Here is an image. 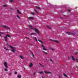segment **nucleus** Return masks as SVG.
Wrapping results in <instances>:
<instances>
[{
  "mask_svg": "<svg viewBox=\"0 0 78 78\" xmlns=\"http://www.w3.org/2000/svg\"><path fill=\"white\" fill-rule=\"evenodd\" d=\"M67 33L68 34H73V35H74L75 34L74 33H70V32H67Z\"/></svg>",
  "mask_w": 78,
  "mask_h": 78,
  "instance_id": "1a4fd4ad",
  "label": "nucleus"
},
{
  "mask_svg": "<svg viewBox=\"0 0 78 78\" xmlns=\"http://www.w3.org/2000/svg\"><path fill=\"white\" fill-rule=\"evenodd\" d=\"M4 49H5V50H9V49L6 48V47H4Z\"/></svg>",
  "mask_w": 78,
  "mask_h": 78,
  "instance_id": "f3484780",
  "label": "nucleus"
},
{
  "mask_svg": "<svg viewBox=\"0 0 78 78\" xmlns=\"http://www.w3.org/2000/svg\"><path fill=\"white\" fill-rule=\"evenodd\" d=\"M31 14H32V15H34V12H32Z\"/></svg>",
  "mask_w": 78,
  "mask_h": 78,
  "instance_id": "c9c22d12",
  "label": "nucleus"
},
{
  "mask_svg": "<svg viewBox=\"0 0 78 78\" xmlns=\"http://www.w3.org/2000/svg\"><path fill=\"white\" fill-rule=\"evenodd\" d=\"M2 27H4V28H6V29H9V30H10V28L9 27L5 25H3L2 26Z\"/></svg>",
  "mask_w": 78,
  "mask_h": 78,
  "instance_id": "7ed1b4c3",
  "label": "nucleus"
},
{
  "mask_svg": "<svg viewBox=\"0 0 78 78\" xmlns=\"http://www.w3.org/2000/svg\"><path fill=\"white\" fill-rule=\"evenodd\" d=\"M4 64L6 68H8V66H7V65H8V64L7 63H6V62H5L4 63Z\"/></svg>",
  "mask_w": 78,
  "mask_h": 78,
  "instance_id": "20e7f679",
  "label": "nucleus"
},
{
  "mask_svg": "<svg viewBox=\"0 0 78 78\" xmlns=\"http://www.w3.org/2000/svg\"><path fill=\"white\" fill-rule=\"evenodd\" d=\"M63 75L64 76H65L66 78H67V77H68V76H67V75L66 74L64 73Z\"/></svg>",
  "mask_w": 78,
  "mask_h": 78,
  "instance_id": "aec40b11",
  "label": "nucleus"
},
{
  "mask_svg": "<svg viewBox=\"0 0 78 78\" xmlns=\"http://www.w3.org/2000/svg\"><path fill=\"white\" fill-rule=\"evenodd\" d=\"M41 77L42 78H45L44 77H43V76H41Z\"/></svg>",
  "mask_w": 78,
  "mask_h": 78,
  "instance_id": "de8ad7c7",
  "label": "nucleus"
},
{
  "mask_svg": "<svg viewBox=\"0 0 78 78\" xmlns=\"http://www.w3.org/2000/svg\"><path fill=\"white\" fill-rule=\"evenodd\" d=\"M39 64L40 66L41 67H43V68H44V67L43 66H42V64L41 63H39Z\"/></svg>",
  "mask_w": 78,
  "mask_h": 78,
  "instance_id": "a211bd4d",
  "label": "nucleus"
},
{
  "mask_svg": "<svg viewBox=\"0 0 78 78\" xmlns=\"http://www.w3.org/2000/svg\"><path fill=\"white\" fill-rule=\"evenodd\" d=\"M38 41H39V42H41V44H44V42H42V41L39 40V39H38Z\"/></svg>",
  "mask_w": 78,
  "mask_h": 78,
  "instance_id": "2eb2a0df",
  "label": "nucleus"
},
{
  "mask_svg": "<svg viewBox=\"0 0 78 78\" xmlns=\"http://www.w3.org/2000/svg\"><path fill=\"white\" fill-rule=\"evenodd\" d=\"M50 61H51V62H53V61H52V60L51 59H50Z\"/></svg>",
  "mask_w": 78,
  "mask_h": 78,
  "instance_id": "58836bf2",
  "label": "nucleus"
},
{
  "mask_svg": "<svg viewBox=\"0 0 78 78\" xmlns=\"http://www.w3.org/2000/svg\"><path fill=\"white\" fill-rule=\"evenodd\" d=\"M58 76L59 78H61V76L60 75H58Z\"/></svg>",
  "mask_w": 78,
  "mask_h": 78,
  "instance_id": "f704fd0d",
  "label": "nucleus"
},
{
  "mask_svg": "<svg viewBox=\"0 0 78 78\" xmlns=\"http://www.w3.org/2000/svg\"><path fill=\"white\" fill-rule=\"evenodd\" d=\"M15 75H17V72H16V71L15 72Z\"/></svg>",
  "mask_w": 78,
  "mask_h": 78,
  "instance_id": "7c9ffc66",
  "label": "nucleus"
},
{
  "mask_svg": "<svg viewBox=\"0 0 78 78\" xmlns=\"http://www.w3.org/2000/svg\"><path fill=\"white\" fill-rule=\"evenodd\" d=\"M28 19H34V18L32 17H29L28 18Z\"/></svg>",
  "mask_w": 78,
  "mask_h": 78,
  "instance_id": "f8f14e48",
  "label": "nucleus"
},
{
  "mask_svg": "<svg viewBox=\"0 0 78 78\" xmlns=\"http://www.w3.org/2000/svg\"><path fill=\"white\" fill-rule=\"evenodd\" d=\"M39 73H40V74H42V73H43V72L42 71H40L39 72Z\"/></svg>",
  "mask_w": 78,
  "mask_h": 78,
  "instance_id": "cd10ccee",
  "label": "nucleus"
},
{
  "mask_svg": "<svg viewBox=\"0 0 78 78\" xmlns=\"http://www.w3.org/2000/svg\"><path fill=\"white\" fill-rule=\"evenodd\" d=\"M20 58L22 59H24V57H23V56H22V55H20Z\"/></svg>",
  "mask_w": 78,
  "mask_h": 78,
  "instance_id": "ddd939ff",
  "label": "nucleus"
},
{
  "mask_svg": "<svg viewBox=\"0 0 78 78\" xmlns=\"http://www.w3.org/2000/svg\"><path fill=\"white\" fill-rule=\"evenodd\" d=\"M72 58L73 61H75V58H74V57L73 56H72Z\"/></svg>",
  "mask_w": 78,
  "mask_h": 78,
  "instance_id": "9d476101",
  "label": "nucleus"
},
{
  "mask_svg": "<svg viewBox=\"0 0 78 78\" xmlns=\"http://www.w3.org/2000/svg\"><path fill=\"white\" fill-rule=\"evenodd\" d=\"M69 59H70V57H68Z\"/></svg>",
  "mask_w": 78,
  "mask_h": 78,
  "instance_id": "a19ab883",
  "label": "nucleus"
},
{
  "mask_svg": "<svg viewBox=\"0 0 78 78\" xmlns=\"http://www.w3.org/2000/svg\"><path fill=\"white\" fill-rule=\"evenodd\" d=\"M74 54L75 55H77V54H78V52L77 51L75 52L74 53Z\"/></svg>",
  "mask_w": 78,
  "mask_h": 78,
  "instance_id": "393cba45",
  "label": "nucleus"
},
{
  "mask_svg": "<svg viewBox=\"0 0 78 78\" xmlns=\"http://www.w3.org/2000/svg\"><path fill=\"white\" fill-rule=\"evenodd\" d=\"M54 42H57V43H58L59 42V41H58L57 40H54Z\"/></svg>",
  "mask_w": 78,
  "mask_h": 78,
  "instance_id": "c85d7f7f",
  "label": "nucleus"
},
{
  "mask_svg": "<svg viewBox=\"0 0 78 78\" xmlns=\"http://www.w3.org/2000/svg\"><path fill=\"white\" fill-rule=\"evenodd\" d=\"M35 74H36V72H34V75H35Z\"/></svg>",
  "mask_w": 78,
  "mask_h": 78,
  "instance_id": "c03bdc74",
  "label": "nucleus"
},
{
  "mask_svg": "<svg viewBox=\"0 0 78 78\" xmlns=\"http://www.w3.org/2000/svg\"><path fill=\"white\" fill-rule=\"evenodd\" d=\"M26 29L27 30H28V29H27V28H26Z\"/></svg>",
  "mask_w": 78,
  "mask_h": 78,
  "instance_id": "3c124183",
  "label": "nucleus"
},
{
  "mask_svg": "<svg viewBox=\"0 0 78 78\" xmlns=\"http://www.w3.org/2000/svg\"><path fill=\"white\" fill-rule=\"evenodd\" d=\"M42 52H43L44 54H46V55H47V54H48L47 52H46L44 51H43Z\"/></svg>",
  "mask_w": 78,
  "mask_h": 78,
  "instance_id": "b1692460",
  "label": "nucleus"
},
{
  "mask_svg": "<svg viewBox=\"0 0 78 78\" xmlns=\"http://www.w3.org/2000/svg\"><path fill=\"white\" fill-rule=\"evenodd\" d=\"M41 46L43 48V49L44 50H47V49L45 48V46L43 44Z\"/></svg>",
  "mask_w": 78,
  "mask_h": 78,
  "instance_id": "423d86ee",
  "label": "nucleus"
},
{
  "mask_svg": "<svg viewBox=\"0 0 78 78\" xmlns=\"http://www.w3.org/2000/svg\"><path fill=\"white\" fill-rule=\"evenodd\" d=\"M17 12L18 14H20V11H19V10H17Z\"/></svg>",
  "mask_w": 78,
  "mask_h": 78,
  "instance_id": "bb28decb",
  "label": "nucleus"
},
{
  "mask_svg": "<svg viewBox=\"0 0 78 78\" xmlns=\"http://www.w3.org/2000/svg\"><path fill=\"white\" fill-rule=\"evenodd\" d=\"M60 19H63V18H60Z\"/></svg>",
  "mask_w": 78,
  "mask_h": 78,
  "instance_id": "49530a36",
  "label": "nucleus"
},
{
  "mask_svg": "<svg viewBox=\"0 0 78 78\" xmlns=\"http://www.w3.org/2000/svg\"><path fill=\"white\" fill-rule=\"evenodd\" d=\"M10 2H14V1L13 0H10Z\"/></svg>",
  "mask_w": 78,
  "mask_h": 78,
  "instance_id": "c756f323",
  "label": "nucleus"
},
{
  "mask_svg": "<svg viewBox=\"0 0 78 78\" xmlns=\"http://www.w3.org/2000/svg\"><path fill=\"white\" fill-rule=\"evenodd\" d=\"M3 6H5V7L7 6V5H4Z\"/></svg>",
  "mask_w": 78,
  "mask_h": 78,
  "instance_id": "79ce46f5",
  "label": "nucleus"
},
{
  "mask_svg": "<svg viewBox=\"0 0 78 78\" xmlns=\"http://www.w3.org/2000/svg\"><path fill=\"white\" fill-rule=\"evenodd\" d=\"M36 34L35 33H32L31 34H31V36H32V35L33 34Z\"/></svg>",
  "mask_w": 78,
  "mask_h": 78,
  "instance_id": "5701e85b",
  "label": "nucleus"
},
{
  "mask_svg": "<svg viewBox=\"0 0 78 78\" xmlns=\"http://www.w3.org/2000/svg\"><path fill=\"white\" fill-rule=\"evenodd\" d=\"M36 8H38V9H41V8L38 7V6H36Z\"/></svg>",
  "mask_w": 78,
  "mask_h": 78,
  "instance_id": "a878e982",
  "label": "nucleus"
},
{
  "mask_svg": "<svg viewBox=\"0 0 78 78\" xmlns=\"http://www.w3.org/2000/svg\"><path fill=\"white\" fill-rule=\"evenodd\" d=\"M11 75V73H9V75Z\"/></svg>",
  "mask_w": 78,
  "mask_h": 78,
  "instance_id": "a18cd8bd",
  "label": "nucleus"
},
{
  "mask_svg": "<svg viewBox=\"0 0 78 78\" xmlns=\"http://www.w3.org/2000/svg\"><path fill=\"white\" fill-rule=\"evenodd\" d=\"M35 11L37 13V14H38V12H37V10H35Z\"/></svg>",
  "mask_w": 78,
  "mask_h": 78,
  "instance_id": "e433bc0d",
  "label": "nucleus"
},
{
  "mask_svg": "<svg viewBox=\"0 0 78 78\" xmlns=\"http://www.w3.org/2000/svg\"><path fill=\"white\" fill-rule=\"evenodd\" d=\"M9 47L11 48H12V50H11L12 51V52H15V51H16V50L14 49V48L12 47V46H10Z\"/></svg>",
  "mask_w": 78,
  "mask_h": 78,
  "instance_id": "f03ea898",
  "label": "nucleus"
},
{
  "mask_svg": "<svg viewBox=\"0 0 78 78\" xmlns=\"http://www.w3.org/2000/svg\"><path fill=\"white\" fill-rule=\"evenodd\" d=\"M25 38L27 39H29V38L28 37H25Z\"/></svg>",
  "mask_w": 78,
  "mask_h": 78,
  "instance_id": "72a5a7b5",
  "label": "nucleus"
},
{
  "mask_svg": "<svg viewBox=\"0 0 78 78\" xmlns=\"http://www.w3.org/2000/svg\"><path fill=\"white\" fill-rule=\"evenodd\" d=\"M0 34H4V33H2V32H0Z\"/></svg>",
  "mask_w": 78,
  "mask_h": 78,
  "instance_id": "2f4dec72",
  "label": "nucleus"
},
{
  "mask_svg": "<svg viewBox=\"0 0 78 78\" xmlns=\"http://www.w3.org/2000/svg\"><path fill=\"white\" fill-rule=\"evenodd\" d=\"M49 29H51V27L48 26H46Z\"/></svg>",
  "mask_w": 78,
  "mask_h": 78,
  "instance_id": "4be33fe9",
  "label": "nucleus"
},
{
  "mask_svg": "<svg viewBox=\"0 0 78 78\" xmlns=\"http://www.w3.org/2000/svg\"><path fill=\"white\" fill-rule=\"evenodd\" d=\"M76 68H77V69H78V66L76 67Z\"/></svg>",
  "mask_w": 78,
  "mask_h": 78,
  "instance_id": "09e8293b",
  "label": "nucleus"
},
{
  "mask_svg": "<svg viewBox=\"0 0 78 78\" xmlns=\"http://www.w3.org/2000/svg\"><path fill=\"white\" fill-rule=\"evenodd\" d=\"M17 76V77L18 78H22V76H21L18 75Z\"/></svg>",
  "mask_w": 78,
  "mask_h": 78,
  "instance_id": "6ab92c4d",
  "label": "nucleus"
},
{
  "mask_svg": "<svg viewBox=\"0 0 78 78\" xmlns=\"http://www.w3.org/2000/svg\"><path fill=\"white\" fill-rule=\"evenodd\" d=\"M2 36V35L0 34V36Z\"/></svg>",
  "mask_w": 78,
  "mask_h": 78,
  "instance_id": "8fccbe9b",
  "label": "nucleus"
},
{
  "mask_svg": "<svg viewBox=\"0 0 78 78\" xmlns=\"http://www.w3.org/2000/svg\"><path fill=\"white\" fill-rule=\"evenodd\" d=\"M7 70H8L7 69H5V71H7Z\"/></svg>",
  "mask_w": 78,
  "mask_h": 78,
  "instance_id": "ea45409f",
  "label": "nucleus"
},
{
  "mask_svg": "<svg viewBox=\"0 0 78 78\" xmlns=\"http://www.w3.org/2000/svg\"><path fill=\"white\" fill-rule=\"evenodd\" d=\"M30 51L32 54L33 58H34V54H33V52H32V51Z\"/></svg>",
  "mask_w": 78,
  "mask_h": 78,
  "instance_id": "6e6552de",
  "label": "nucleus"
},
{
  "mask_svg": "<svg viewBox=\"0 0 78 78\" xmlns=\"http://www.w3.org/2000/svg\"><path fill=\"white\" fill-rule=\"evenodd\" d=\"M76 62H78V59H76Z\"/></svg>",
  "mask_w": 78,
  "mask_h": 78,
  "instance_id": "4c0bfd02",
  "label": "nucleus"
},
{
  "mask_svg": "<svg viewBox=\"0 0 78 78\" xmlns=\"http://www.w3.org/2000/svg\"><path fill=\"white\" fill-rule=\"evenodd\" d=\"M33 65V63H31L30 65H29V67H32Z\"/></svg>",
  "mask_w": 78,
  "mask_h": 78,
  "instance_id": "4468645a",
  "label": "nucleus"
},
{
  "mask_svg": "<svg viewBox=\"0 0 78 78\" xmlns=\"http://www.w3.org/2000/svg\"><path fill=\"white\" fill-rule=\"evenodd\" d=\"M17 17L18 18V19H20V17H19V16L18 15H17Z\"/></svg>",
  "mask_w": 78,
  "mask_h": 78,
  "instance_id": "473e14b6",
  "label": "nucleus"
},
{
  "mask_svg": "<svg viewBox=\"0 0 78 78\" xmlns=\"http://www.w3.org/2000/svg\"><path fill=\"white\" fill-rule=\"evenodd\" d=\"M44 73L46 74H50L51 73L50 72H47L46 71H44Z\"/></svg>",
  "mask_w": 78,
  "mask_h": 78,
  "instance_id": "39448f33",
  "label": "nucleus"
},
{
  "mask_svg": "<svg viewBox=\"0 0 78 78\" xmlns=\"http://www.w3.org/2000/svg\"><path fill=\"white\" fill-rule=\"evenodd\" d=\"M34 38L35 39V40L36 41H37V39L36 37H34Z\"/></svg>",
  "mask_w": 78,
  "mask_h": 78,
  "instance_id": "dca6fc26",
  "label": "nucleus"
},
{
  "mask_svg": "<svg viewBox=\"0 0 78 78\" xmlns=\"http://www.w3.org/2000/svg\"><path fill=\"white\" fill-rule=\"evenodd\" d=\"M68 11H69V12H70L71 11L70 10H68Z\"/></svg>",
  "mask_w": 78,
  "mask_h": 78,
  "instance_id": "37998d69",
  "label": "nucleus"
},
{
  "mask_svg": "<svg viewBox=\"0 0 78 78\" xmlns=\"http://www.w3.org/2000/svg\"><path fill=\"white\" fill-rule=\"evenodd\" d=\"M35 32L37 33V34H39V30L37 29H36L35 28Z\"/></svg>",
  "mask_w": 78,
  "mask_h": 78,
  "instance_id": "0eeeda50",
  "label": "nucleus"
},
{
  "mask_svg": "<svg viewBox=\"0 0 78 78\" xmlns=\"http://www.w3.org/2000/svg\"><path fill=\"white\" fill-rule=\"evenodd\" d=\"M29 27L30 29H33V27L31 26H29Z\"/></svg>",
  "mask_w": 78,
  "mask_h": 78,
  "instance_id": "412c9836",
  "label": "nucleus"
},
{
  "mask_svg": "<svg viewBox=\"0 0 78 78\" xmlns=\"http://www.w3.org/2000/svg\"><path fill=\"white\" fill-rule=\"evenodd\" d=\"M47 60H48L47 59H46V61H47Z\"/></svg>",
  "mask_w": 78,
  "mask_h": 78,
  "instance_id": "603ef678",
  "label": "nucleus"
},
{
  "mask_svg": "<svg viewBox=\"0 0 78 78\" xmlns=\"http://www.w3.org/2000/svg\"><path fill=\"white\" fill-rule=\"evenodd\" d=\"M50 49L51 50H52V51H54V50H55V49L52 48H50Z\"/></svg>",
  "mask_w": 78,
  "mask_h": 78,
  "instance_id": "9b49d317",
  "label": "nucleus"
},
{
  "mask_svg": "<svg viewBox=\"0 0 78 78\" xmlns=\"http://www.w3.org/2000/svg\"><path fill=\"white\" fill-rule=\"evenodd\" d=\"M8 37H10V36L9 34H7L6 36L4 38L5 39V41L6 42L7 41V39H8Z\"/></svg>",
  "mask_w": 78,
  "mask_h": 78,
  "instance_id": "f257e3e1",
  "label": "nucleus"
}]
</instances>
